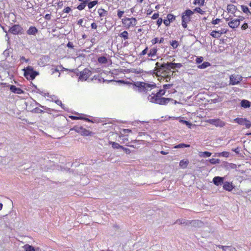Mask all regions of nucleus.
<instances>
[{"instance_id":"1","label":"nucleus","mask_w":251,"mask_h":251,"mask_svg":"<svg viewBox=\"0 0 251 251\" xmlns=\"http://www.w3.org/2000/svg\"><path fill=\"white\" fill-rule=\"evenodd\" d=\"M134 85L137 88V91L139 92H147L156 87L155 84H149L143 82H136Z\"/></svg>"},{"instance_id":"2","label":"nucleus","mask_w":251,"mask_h":251,"mask_svg":"<svg viewBox=\"0 0 251 251\" xmlns=\"http://www.w3.org/2000/svg\"><path fill=\"white\" fill-rule=\"evenodd\" d=\"M148 100L151 102L165 104L170 101L171 99L159 97L158 95L152 94L148 97Z\"/></svg>"},{"instance_id":"3","label":"nucleus","mask_w":251,"mask_h":251,"mask_svg":"<svg viewBox=\"0 0 251 251\" xmlns=\"http://www.w3.org/2000/svg\"><path fill=\"white\" fill-rule=\"evenodd\" d=\"M161 67L162 68L160 70L161 72L160 73V74H162L164 75H167L168 78H169L171 76L173 75L174 71L171 70V69H172V65H171V62L163 63Z\"/></svg>"},{"instance_id":"4","label":"nucleus","mask_w":251,"mask_h":251,"mask_svg":"<svg viewBox=\"0 0 251 251\" xmlns=\"http://www.w3.org/2000/svg\"><path fill=\"white\" fill-rule=\"evenodd\" d=\"M122 23L126 28L134 26L137 24V20L134 18H126L122 19Z\"/></svg>"},{"instance_id":"5","label":"nucleus","mask_w":251,"mask_h":251,"mask_svg":"<svg viewBox=\"0 0 251 251\" xmlns=\"http://www.w3.org/2000/svg\"><path fill=\"white\" fill-rule=\"evenodd\" d=\"M206 122L216 127H222L226 125V123L219 119H209Z\"/></svg>"},{"instance_id":"6","label":"nucleus","mask_w":251,"mask_h":251,"mask_svg":"<svg viewBox=\"0 0 251 251\" xmlns=\"http://www.w3.org/2000/svg\"><path fill=\"white\" fill-rule=\"evenodd\" d=\"M79 80L82 81H85L91 75V72L88 69H85L79 73Z\"/></svg>"},{"instance_id":"7","label":"nucleus","mask_w":251,"mask_h":251,"mask_svg":"<svg viewBox=\"0 0 251 251\" xmlns=\"http://www.w3.org/2000/svg\"><path fill=\"white\" fill-rule=\"evenodd\" d=\"M234 121L240 125L245 126L247 128L251 127V122L245 118H237Z\"/></svg>"},{"instance_id":"8","label":"nucleus","mask_w":251,"mask_h":251,"mask_svg":"<svg viewBox=\"0 0 251 251\" xmlns=\"http://www.w3.org/2000/svg\"><path fill=\"white\" fill-rule=\"evenodd\" d=\"M176 223H178L179 225H187L189 224H191L193 226H195L196 225H199L200 224H202V223L201 221H198V220H194V221H192L190 222L189 221L186 220L185 219H179V220H177L176 222Z\"/></svg>"},{"instance_id":"9","label":"nucleus","mask_w":251,"mask_h":251,"mask_svg":"<svg viewBox=\"0 0 251 251\" xmlns=\"http://www.w3.org/2000/svg\"><path fill=\"white\" fill-rule=\"evenodd\" d=\"M230 84L234 85L238 84L242 80V77L238 75H232L229 77Z\"/></svg>"},{"instance_id":"10","label":"nucleus","mask_w":251,"mask_h":251,"mask_svg":"<svg viewBox=\"0 0 251 251\" xmlns=\"http://www.w3.org/2000/svg\"><path fill=\"white\" fill-rule=\"evenodd\" d=\"M23 30V29L21 25H13L11 28H10L9 29V32L16 35L19 33H22Z\"/></svg>"},{"instance_id":"11","label":"nucleus","mask_w":251,"mask_h":251,"mask_svg":"<svg viewBox=\"0 0 251 251\" xmlns=\"http://www.w3.org/2000/svg\"><path fill=\"white\" fill-rule=\"evenodd\" d=\"M194 14V12L190 9L186 10L182 16V22H189L190 21V16Z\"/></svg>"},{"instance_id":"12","label":"nucleus","mask_w":251,"mask_h":251,"mask_svg":"<svg viewBox=\"0 0 251 251\" xmlns=\"http://www.w3.org/2000/svg\"><path fill=\"white\" fill-rule=\"evenodd\" d=\"M74 129L76 132L80 133L81 135L89 136L91 134V132L82 127H75L74 128Z\"/></svg>"},{"instance_id":"13","label":"nucleus","mask_w":251,"mask_h":251,"mask_svg":"<svg viewBox=\"0 0 251 251\" xmlns=\"http://www.w3.org/2000/svg\"><path fill=\"white\" fill-rule=\"evenodd\" d=\"M224 178L220 176H215L213 179V182L217 186L221 185L224 183Z\"/></svg>"},{"instance_id":"14","label":"nucleus","mask_w":251,"mask_h":251,"mask_svg":"<svg viewBox=\"0 0 251 251\" xmlns=\"http://www.w3.org/2000/svg\"><path fill=\"white\" fill-rule=\"evenodd\" d=\"M228 25L232 28L237 27L240 25V20L238 19H234L229 22L228 24Z\"/></svg>"},{"instance_id":"15","label":"nucleus","mask_w":251,"mask_h":251,"mask_svg":"<svg viewBox=\"0 0 251 251\" xmlns=\"http://www.w3.org/2000/svg\"><path fill=\"white\" fill-rule=\"evenodd\" d=\"M27 34L29 35H35L38 32V29L35 26H31L26 31Z\"/></svg>"},{"instance_id":"16","label":"nucleus","mask_w":251,"mask_h":251,"mask_svg":"<svg viewBox=\"0 0 251 251\" xmlns=\"http://www.w3.org/2000/svg\"><path fill=\"white\" fill-rule=\"evenodd\" d=\"M10 90L13 93L18 94H21L24 93V91L21 88H17L14 85H11L10 86Z\"/></svg>"},{"instance_id":"17","label":"nucleus","mask_w":251,"mask_h":251,"mask_svg":"<svg viewBox=\"0 0 251 251\" xmlns=\"http://www.w3.org/2000/svg\"><path fill=\"white\" fill-rule=\"evenodd\" d=\"M224 183L223 188L228 191H231L233 189V186L228 182H225Z\"/></svg>"},{"instance_id":"18","label":"nucleus","mask_w":251,"mask_h":251,"mask_svg":"<svg viewBox=\"0 0 251 251\" xmlns=\"http://www.w3.org/2000/svg\"><path fill=\"white\" fill-rule=\"evenodd\" d=\"M223 32L213 30L210 33V35L213 38H219L223 34Z\"/></svg>"},{"instance_id":"19","label":"nucleus","mask_w":251,"mask_h":251,"mask_svg":"<svg viewBox=\"0 0 251 251\" xmlns=\"http://www.w3.org/2000/svg\"><path fill=\"white\" fill-rule=\"evenodd\" d=\"M236 6L233 4H228L227 6V10L228 12L234 13L236 10Z\"/></svg>"},{"instance_id":"20","label":"nucleus","mask_w":251,"mask_h":251,"mask_svg":"<svg viewBox=\"0 0 251 251\" xmlns=\"http://www.w3.org/2000/svg\"><path fill=\"white\" fill-rule=\"evenodd\" d=\"M39 75V73L37 72H36V71H33L31 73H30L29 74H28L27 75V76H25V77H26L27 78L28 77V76H29L30 78L31 79H33L35 78V77Z\"/></svg>"},{"instance_id":"21","label":"nucleus","mask_w":251,"mask_h":251,"mask_svg":"<svg viewBox=\"0 0 251 251\" xmlns=\"http://www.w3.org/2000/svg\"><path fill=\"white\" fill-rule=\"evenodd\" d=\"M23 70L24 71L25 76H27L28 74L34 71L33 68L31 66H28L26 68L24 69Z\"/></svg>"},{"instance_id":"22","label":"nucleus","mask_w":251,"mask_h":251,"mask_svg":"<svg viewBox=\"0 0 251 251\" xmlns=\"http://www.w3.org/2000/svg\"><path fill=\"white\" fill-rule=\"evenodd\" d=\"M199 155L200 157H208L211 156V153L208 151H201L200 152Z\"/></svg>"},{"instance_id":"23","label":"nucleus","mask_w":251,"mask_h":251,"mask_svg":"<svg viewBox=\"0 0 251 251\" xmlns=\"http://www.w3.org/2000/svg\"><path fill=\"white\" fill-rule=\"evenodd\" d=\"M98 12L100 17H104L107 14V11L102 8L99 9Z\"/></svg>"},{"instance_id":"24","label":"nucleus","mask_w":251,"mask_h":251,"mask_svg":"<svg viewBox=\"0 0 251 251\" xmlns=\"http://www.w3.org/2000/svg\"><path fill=\"white\" fill-rule=\"evenodd\" d=\"M23 248L24 249L25 251H35V249L33 247L30 246L28 244L25 245Z\"/></svg>"},{"instance_id":"25","label":"nucleus","mask_w":251,"mask_h":251,"mask_svg":"<svg viewBox=\"0 0 251 251\" xmlns=\"http://www.w3.org/2000/svg\"><path fill=\"white\" fill-rule=\"evenodd\" d=\"M89 0H85L84 2L81 3L77 7L79 10H82L85 7L86 4L89 2Z\"/></svg>"},{"instance_id":"26","label":"nucleus","mask_w":251,"mask_h":251,"mask_svg":"<svg viewBox=\"0 0 251 251\" xmlns=\"http://www.w3.org/2000/svg\"><path fill=\"white\" fill-rule=\"evenodd\" d=\"M156 67L155 68V71H156V74H160L161 72V68H162V64H160L159 62H157L155 64Z\"/></svg>"},{"instance_id":"27","label":"nucleus","mask_w":251,"mask_h":251,"mask_svg":"<svg viewBox=\"0 0 251 251\" xmlns=\"http://www.w3.org/2000/svg\"><path fill=\"white\" fill-rule=\"evenodd\" d=\"M109 144L112 145V148L114 149H119L123 148L122 146L120 145L118 143L110 141Z\"/></svg>"},{"instance_id":"28","label":"nucleus","mask_w":251,"mask_h":251,"mask_svg":"<svg viewBox=\"0 0 251 251\" xmlns=\"http://www.w3.org/2000/svg\"><path fill=\"white\" fill-rule=\"evenodd\" d=\"M210 66V63L208 62H204L202 64L198 66V68L201 69H205Z\"/></svg>"},{"instance_id":"29","label":"nucleus","mask_w":251,"mask_h":251,"mask_svg":"<svg viewBox=\"0 0 251 251\" xmlns=\"http://www.w3.org/2000/svg\"><path fill=\"white\" fill-rule=\"evenodd\" d=\"M188 163L189 161L188 160H182L179 162V165L182 168H185L187 167Z\"/></svg>"},{"instance_id":"30","label":"nucleus","mask_w":251,"mask_h":251,"mask_svg":"<svg viewBox=\"0 0 251 251\" xmlns=\"http://www.w3.org/2000/svg\"><path fill=\"white\" fill-rule=\"evenodd\" d=\"M157 50L156 48H152L150 50V52L148 53L149 57H153L155 55L157 52Z\"/></svg>"},{"instance_id":"31","label":"nucleus","mask_w":251,"mask_h":251,"mask_svg":"<svg viewBox=\"0 0 251 251\" xmlns=\"http://www.w3.org/2000/svg\"><path fill=\"white\" fill-rule=\"evenodd\" d=\"M241 106L245 108L249 107L250 106V102L247 100H242L241 101Z\"/></svg>"},{"instance_id":"32","label":"nucleus","mask_w":251,"mask_h":251,"mask_svg":"<svg viewBox=\"0 0 251 251\" xmlns=\"http://www.w3.org/2000/svg\"><path fill=\"white\" fill-rule=\"evenodd\" d=\"M171 65H172V69H179L182 66L181 63H175L172 62H171Z\"/></svg>"},{"instance_id":"33","label":"nucleus","mask_w":251,"mask_h":251,"mask_svg":"<svg viewBox=\"0 0 251 251\" xmlns=\"http://www.w3.org/2000/svg\"><path fill=\"white\" fill-rule=\"evenodd\" d=\"M216 154L218 156H224L225 157H227L229 155V153L227 151H223L221 152L217 153Z\"/></svg>"},{"instance_id":"34","label":"nucleus","mask_w":251,"mask_h":251,"mask_svg":"<svg viewBox=\"0 0 251 251\" xmlns=\"http://www.w3.org/2000/svg\"><path fill=\"white\" fill-rule=\"evenodd\" d=\"M190 147V145H187V144H184V143H181V144H179L177 145H176L174 147V148L175 149H178V148H187V147Z\"/></svg>"},{"instance_id":"35","label":"nucleus","mask_w":251,"mask_h":251,"mask_svg":"<svg viewBox=\"0 0 251 251\" xmlns=\"http://www.w3.org/2000/svg\"><path fill=\"white\" fill-rule=\"evenodd\" d=\"M164 41V38H161L159 40H158V39L157 38H155L154 39H152L151 41V42L153 44H155L157 43H162Z\"/></svg>"},{"instance_id":"36","label":"nucleus","mask_w":251,"mask_h":251,"mask_svg":"<svg viewBox=\"0 0 251 251\" xmlns=\"http://www.w3.org/2000/svg\"><path fill=\"white\" fill-rule=\"evenodd\" d=\"M128 33L127 31H124L120 34V36L124 38V39L125 40H126L128 38Z\"/></svg>"},{"instance_id":"37","label":"nucleus","mask_w":251,"mask_h":251,"mask_svg":"<svg viewBox=\"0 0 251 251\" xmlns=\"http://www.w3.org/2000/svg\"><path fill=\"white\" fill-rule=\"evenodd\" d=\"M167 18L170 22H172L175 20L176 17L171 14H169L167 15Z\"/></svg>"},{"instance_id":"38","label":"nucleus","mask_w":251,"mask_h":251,"mask_svg":"<svg viewBox=\"0 0 251 251\" xmlns=\"http://www.w3.org/2000/svg\"><path fill=\"white\" fill-rule=\"evenodd\" d=\"M88 6L89 9L92 8L95 5L98 3L97 0H94L90 2H88Z\"/></svg>"},{"instance_id":"39","label":"nucleus","mask_w":251,"mask_h":251,"mask_svg":"<svg viewBox=\"0 0 251 251\" xmlns=\"http://www.w3.org/2000/svg\"><path fill=\"white\" fill-rule=\"evenodd\" d=\"M209 162L212 164H216L220 163V160L218 159L212 158L209 159Z\"/></svg>"},{"instance_id":"40","label":"nucleus","mask_w":251,"mask_h":251,"mask_svg":"<svg viewBox=\"0 0 251 251\" xmlns=\"http://www.w3.org/2000/svg\"><path fill=\"white\" fill-rule=\"evenodd\" d=\"M98 61L101 63H105L107 62V59L104 56L100 57L98 58Z\"/></svg>"},{"instance_id":"41","label":"nucleus","mask_w":251,"mask_h":251,"mask_svg":"<svg viewBox=\"0 0 251 251\" xmlns=\"http://www.w3.org/2000/svg\"><path fill=\"white\" fill-rule=\"evenodd\" d=\"M222 250L223 251H233V250H235V249L233 248L232 250L230 247L224 246V247H222Z\"/></svg>"},{"instance_id":"42","label":"nucleus","mask_w":251,"mask_h":251,"mask_svg":"<svg viewBox=\"0 0 251 251\" xmlns=\"http://www.w3.org/2000/svg\"><path fill=\"white\" fill-rule=\"evenodd\" d=\"M241 7L242 11L244 13H250L249 9L247 6L241 5Z\"/></svg>"},{"instance_id":"43","label":"nucleus","mask_w":251,"mask_h":251,"mask_svg":"<svg viewBox=\"0 0 251 251\" xmlns=\"http://www.w3.org/2000/svg\"><path fill=\"white\" fill-rule=\"evenodd\" d=\"M194 10V11H196L201 15H203L205 13V11H203L200 7H196Z\"/></svg>"},{"instance_id":"44","label":"nucleus","mask_w":251,"mask_h":251,"mask_svg":"<svg viewBox=\"0 0 251 251\" xmlns=\"http://www.w3.org/2000/svg\"><path fill=\"white\" fill-rule=\"evenodd\" d=\"M171 46L173 49H176L178 46V42L176 40L173 41L171 43Z\"/></svg>"},{"instance_id":"45","label":"nucleus","mask_w":251,"mask_h":251,"mask_svg":"<svg viewBox=\"0 0 251 251\" xmlns=\"http://www.w3.org/2000/svg\"><path fill=\"white\" fill-rule=\"evenodd\" d=\"M221 19L217 18L216 19L212 20L211 23L212 25H217L220 23Z\"/></svg>"},{"instance_id":"46","label":"nucleus","mask_w":251,"mask_h":251,"mask_svg":"<svg viewBox=\"0 0 251 251\" xmlns=\"http://www.w3.org/2000/svg\"><path fill=\"white\" fill-rule=\"evenodd\" d=\"M165 91L164 90H160L157 93V95H158L159 97H160L161 96L165 95Z\"/></svg>"},{"instance_id":"47","label":"nucleus","mask_w":251,"mask_h":251,"mask_svg":"<svg viewBox=\"0 0 251 251\" xmlns=\"http://www.w3.org/2000/svg\"><path fill=\"white\" fill-rule=\"evenodd\" d=\"M180 122L183 124H185L186 125L188 126L189 127H190V126L192 125V124L190 123H189V122H188L187 121L180 120Z\"/></svg>"},{"instance_id":"48","label":"nucleus","mask_w":251,"mask_h":251,"mask_svg":"<svg viewBox=\"0 0 251 251\" xmlns=\"http://www.w3.org/2000/svg\"><path fill=\"white\" fill-rule=\"evenodd\" d=\"M203 61V58L202 57H197L196 60V62L197 64H200Z\"/></svg>"},{"instance_id":"49","label":"nucleus","mask_w":251,"mask_h":251,"mask_svg":"<svg viewBox=\"0 0 251 251\" xmlns=\"http://www.w3.org/2000/svg\"><path fill=\"white\" fill-rule=\"evenodd\" d=\"M124 13V11L118 10L117 16L119 18H121L123 16V14Z\"/></svg>"},{"instance_id":"50","label":"nucleus","mask_w":251,"mask_h":251,"mask_svg":"<svg viewBox=\"0 0 251 251\" xmlns=\"http://www.w3.org/2000/svg\"><path fill=\"white\" fill-rule=\"evenodd\" d=\"M122 149H123L127 154H129L131 152L130 150L129 149L125 148L123 146Z\"/></svg>"},{"instance_id":"51","label":"nucleus","mask_w":251,"mask_h":251,"mask_svg":"<svg viewBox=\"0 0 251 251\" xmlns=\"http://www.w3.org/2000/svg\"><path fill=\"white\" fill-rule=\"evenodd\" d=\"M55 103H56L57 104H58V105H60V106L62 107V108L63 109H64V105H63V104H62V103L61 101H60V100H55Z\"/></svg>"},{"instance_id":"52","label":"nucleus","mask_w":251,"mask_h":251,"mask_svg":"<svg viewBox=\"0 0 251 251\" xmlns=\"http://www.w3.org/2000/svg\"><path fill=\"white\" fill-rule=\"evenodd\" d=\"M71 8H70L69 7H66L64 9L63 12L68 13L71 11Z\"/></svg>"},{"instance_id":"53","label":"nucleus","mask_w":251,"mask_h":251,"mask_svg":"<svg viewBox=\"0 0 251 251\" xmlns=\"http://www.w3.org/2000/svg\"><path fill=\"white\" fill-rule=\"evenodd\" d=\"M162 19L161 18H158L157 21V25L158 26H160L162 23Z\"/></svg>"},{"instance_id":"54","label":"nucleus","mask_w":251,"mask_h":251,"mask_svg":"<svg viewBox=\"0 0 251 251\" xmlns=\"http://www.w3.org/2000/svg\"><path fill=\"white\" fill-rule=\"evenodd\" d=\"M163 23L166 26H169L170 25L171 22H170L167 19V20H164L163 21Z\"/></svg>"},{"instance_id":"55","label":"nucleus","mask_w":251,"mask_h":251,"mask_svg":"<svg viewBox=\"0 0 251 251\" xmlns=\"http://www.w3.org/2000/svg\"><path fill=\"white\" fill-rule=\"evenodd\" d=\"M248 24L247 23H244L242 25L241 28L243 30H245L246 29H247L248 28Z\"/></svg>"},{"instance_id":"56","label":"nucleus","mask_w":251,"mask_h":251,"mask_svg":"<svg viewBox=\"0 0 251 251\" xmlns=\"http://www.w3.org/2000/svg\"><path fill=\"white\" fill-rule=\"evenodd\" d=\"M159 17V14L158 13H154L152 16V18L153 19H156L158 18Z\"/></svg>"},{"instance_id":"57","label":"nucleus","mask_w":251,"mask_h":251,"mask_svg":"<svg viewBox=\"0 0 251 251\" xmlns=\"http://www.w3.org/2000/svg\"><path fill=\"white\" fill-rule=\"evenodd\" d=\"M148 48H146L145 49H144L141 52V55H145L147 53V51H148Z\"/></svg>"},{"instance_id":"58","label":"nucleus","mask_w":251,"mask_h":251,"mask_svg":"<svg viewBox=\"0 0 251 251\" xmlns=\"http://www.w3.org/2000/svg\"><path fill=\"white\" fill-rule=\"evenodd\" d=\"M172 86V84H165L164 85L163 87L164 89H169Z\"/></svg>"},{"instance_id":"59","label":"nucleus","mask_w":251,"mask_h":251,"mask_svg":"<svg viewBox=\"0 0 251 251\" xmlns=\"http://www.w3.org/2000/svg\"><path fill=\"white\" fill-rule=\"evenodd\" d=\"M50 17H51V16H50V14H46V15L45 16V18L46 20H48L50 19Z\"/></svg>"},{"instance_id":"60","label":"nucleus","mask_w":251,"mask_h":251,"mask_svg":"<svg viewBox=\"0 0 251 251\" xmlns=\"http://www.w3.org/2000/svg\"><path fill=\"white\" fill-rule=\"evenodd\" d=\"M91 27L94 29H96L97 27V24L95 23H93L91 24Z\"/></svg>"},{"instance_id":"61","label":"nucleus","mask_w":251,"mask_h":251,"mask_svg":"<svg viewBox=\"0 0 251 251\" xmlns=\"http://www.w3.org/2000/svg\"><path fill=\"white\" fill-rule=\"evenodd\" d=\"M187 23L188 22H182V25L184 28L187 27Z\"/></svg>"},{"instance_id":"62","label":"nucleus","mask_w":251,"mask_h":251,"mask_svg":"<svg viewBox=\"0 0 251 251\" xmlns=\"http://www.w3.org/2000/svg\"><path fill=\"white\" fill-rule=\"evenodd\" d=\"M194 4H199L201 5V0H195V2H194Z\"/></svg>"},{"instance_id":"63","label":"nucleus","mask_w":251,"mask_h":251,"mask_svg":"<svg viewBox=\"0 0 251 251\" xmlns=\"http://www.w3.org/2000/svg\"><path fill=\"white\" fill-rule=\"evenodd\" d=\"M83 22L82 19H80L78 21L77 24L80 25H82V23Z\"/></svg>"},{"instance_id":"64","label":"nucleus","mask_w":251,"mask_h":251,"mask_svg":"<svg viewBox=\"0 0 251 251\" xmlns=\"http://www.w3.org/2000/svg\"><path fill=\"white\" fill-rule=\"evenodd\" d=\"M124 133H129L131 132V130L128 129H124Z\"/></svg>"}]
</instances>
